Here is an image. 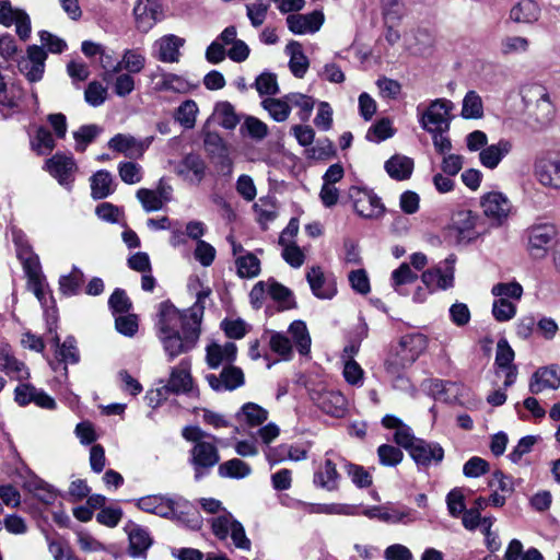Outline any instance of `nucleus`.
Returning <instances> with one entry per match:
<instances>
[{
	"label": "nucleus",
	"mask_w": 560,
	"mask_h": 560,
	"mask_svg": "<svg viewBox=\"0 0 560 560\" xmlns=\"http://www.w3.org/2000/svg\"><path fill=\"white\" fill-rule=\"evenodd\" d=\"M482 214L493 226L504 225L513 213V203L502 191L492 190L480 197Z\"/></svg>",
	"instance_id": "1"
},
{
	"label": "nucleus",
	"mask_w": 560,
	"mask_h": 560,
	"mask_svg": "<svg viewBox=\"0 0 560 560\" xmlns=\"http://www.w3.org/2000/svg\"><path fill=\"white\" fill-rule=\"evenodd\" d=\"M453 108L451 101L436 98L422 112L418 107L419 124L428 132L447 131Z\"/></svg>",
	"instance_id": "2"
},
{
	"label": "nucleus",
	"mask_w": 560,
	"mask_h": 560,
	"mask_svg": "<svg viewBox=\"0 0 560 560\" xmlns=\"http://www.w3.org/2000/svg\"><path fill=\"white\" fill-rule=\"evenodd\" d=\"M428 341V337L419 332L404 336L399 342L398 358L388 360L387 369L397 373L400 369L412 364L425 351Z\"/></svg>",
	"instance_id": "3"
},
{
	"label": "nucleus",
	"mask_w": 560,
	"mask_h": 560,
	"mask_svg": "<svg viewBox=\"0 0 560 560\" xmlns=\"http://www.w3.org/2000/svg\"><path fill=\"white\" fill-rule=\"evenodd\" d=\"M557 230L552 224H534L526 230L527 253L535 260L545 259L553 247Z\"/></svg>",
	"instance_id": "4"
},
{
	"label": "nucleus",
	"mask_w": 560,
	"mask_h": 560,
	"mask_svg": "<svg viewBox=\"0 0 560 560\" xmlns=\"http://www.w3.org/2000/svg\"><path fill=\"white\" fill-rule=\"evenodd\" d=\"M479 217L476 212L468 209H460L453 213L447 233L456 243H467L476 240V231Z\"/></svg>",
	"instance_id": "5"
},
{
	"label": "nucleus",
	"mask_w": 560,
	"mask_h": 560,
	"mask_svg": "<svg viewBox=\"0 0 560 560\" xmlns=\"http://www.w3.org/2000/svg\"><path fill=\"white\" fill-rule=\"evenodd\" d=\"M199 326L192 323V326L186 327L184 332L159 336L158 338L168 360L172 361L194 348L199 338Z\"/></svg>",
	"instance_id": "6"
},
{
	"label": "nucleus",
	"mask_w": 560,
	"mask_h": 560,
	"mask_svg": "<svg viewBox=\"0 0 560 560\" xmlns=\"http://www.w3.org/2000/svg\"><path fill=\"white\" fill-rule=\"evenodd\" d=\"M310 396L322 411L331 417L342 418L348 412L347 399L338 390L318 386L311 389Z\"/></svg>",
	"instance_id": "7"
},
{
	"label": "nucleus",
	"mask_w": 560,
	"mask_h": 560,
	"mask_svg": "<svg viewBox=\"0 0 560 560\" xmlns=\"http://www.w3.org/2000/svg\"><path fill=\"white\" fill-rule=\"evenodd\" d=\"M349 197L358 215L364 219H378L384 214L385 208L373 191L353 186L349 189Z\"/></svg>",
	"instance_id": "8"
},
{
	"label": "nucleus",
	"mask_w": 560,
	"mask_h": 560,
	"mask_svg": "<svg viewBox=\"0 0 560 560\" xmlns=\"http://www.w3.org/2000/svg\"><path fill=\"white\" fill-rule=\"evenodd\" d=\"M192 326V320L175 306L162 303L156 322V336L184 332L186 327Z\"/></svg>",
	"instance_id": "9"
},
{
	"label": "nucleus",
	"mask_w": 560,
	"mask_h": 560,
	"mask_svg": "<svg viewBox=\"0 0 560 560\" xmlns=\"http://www.w3.org/2000/svg\"><path fill=\"white\" fill-rule=\"evenodd\" d=\"M154 137L137 139L129 133H117L109 139L108 149L124 154L129 159H140L153 142Z\"/></svg>",
	"instance_id": "10"
},
{
	"label": "nucleus",
	"mask_w": 560,
	"mask_h": 560,
	"mask_svg": "<svg viewBox=\"0 0 560 560\" xmlns=\"http://www.w3.org/2000/svg\"><path fill=\"white\" fill-rule=\"evenodd\" d=\"M454 257L444 261V267L436 266L422 272L421 281L430 291L447 290L454 285Z\"/></svg>",
	"instance_id": "11"
},
{
	"label": "nucleus",
	"mask_w": 560,
	"mask_h": 560,
	"mask_svg": "<svg viewBox=\"0 0 560 560\" xmlns=\"http://www.w3.org/2000/svg\"><path fill=\"white\" fill-rule=\"evenodd\" d=\"M133 14L138 30L147 33L164 16L161 0H137Z\"/></svg>",
	"instance_id": "12"
},
{
	"label": "nucleus",
	"mask_w": 560,
	"mask_h": 560,
	"mask_svg": "<svg viewBox=\"0 0 560 560\" xmlns=\"http://www.w3.org/2000/svg\"><path fill=\"white\" fill-rule=\"evenodd\" d=\"M336 459L337 456L332 452L325 454V458L314 472L313 482L316 487L327 491H337L339 489L340 474L337 470Z\"/></svg>",
	"instance_id": "13"
},
{
	"label": "nucleus",
	"mask_w": 560,
	"mask_h": 560,
	"mask_svg": "<svg viewBox=\"0 0 560 560\" xmlns=\"http://www.w3.org/2000/svg\"><path fill=\"white\" fill-rule=\"evenodd\" d=\"M534 173L545 187L560 189V155H549L535 162Z\"/></svg>",
	"instance_id": "14"
},
{
	"label": "nucleus",
	"mask_w": 560,
	"mask_h": 560,
	"mask_svg": "<svg viewBox=\"0 0 560 560\" xmlns=\"http://www.w3.org/2000/svg\"><path fill=\"white\" fill-rule=\"evenodd\" d=\"M190 455L196 479H199L205 470L215 466L220 460L218 448L207 441L195 444Z\"/></svg>",
	"instance_id": "15"
},
{
	"label": "nucleus",
	"mask_w": 560,
	"mask_h": 560,
	"mask_svg": "<svg viewBox=\"0 0 560 560\" xmlns=\"http://www.w3.org/2000/svg\"><path fill=\"white\" fill-rule=\"evenodd\" d=\"M0 24L4 27L14 25L16 35H30L32 30L28 14L8 0L0 1Z\"/></svg>",
	"instance_id": "16"
},
{
	"label": "nucleus",
	"mask_w": 560,
	"mask_h": 560,
	"mask_svg": "<svg viewBox=\"0 0 560 560\" xmlns=\"http://www.w3.org/2000/svg\"><path fill=\"white\" fill-rule=\"evenodd\" d=\"M158 92L188 93L195 88L185 77L158 68L151 75Z\"/></svg>",
	"instance_id": "17"
},
{
	"label": "nucleus",
	"mask_w": 560,
	"mask_h": 560,
	"mask_svg": "<svg viewBox=\"0 0 560 560\" xmlns=\"http://www.w3.org/2000/svg\"><path fill=\"white\" fill-rule=\"evenodd\" d=\"M0 371L20 382L31 376L26 364L14 355L11 346L5 342H0Z\"/></svg>",
	"instance_id": "18"
},
{
	"label": "nucleus",
	"mask_w": 560,
	"mask_h": 560,
	"mask_svg": "<svg viewBox=\"0 0 560 560\" xmlns=\"http://www.w3.org/2000/svg\"><path fill=\"white\" fill-rule=\"evenodd\" d=\"M46 57L44 48L31 46L27 56L19 61V69L31 82L39 81L44 74Z\"/></svg>",
	"instance_id": "19"
},
{
	"label": "nucleus",
	"mask_w": 560,
	"mask_h": 560,
	"mask_svg": "<svg viewBox=\"0 0 560 560\" xmlns=\"http://www.w3.org/2000/svg\"><path fill=\"white\" fill-rule=\"evenodd\" d=\"M412 459L420 466L439 464L444 457V450L435 442L418 439L409 451Z\"/></svg>",
	"instance_id": "20"
},
{
	"label": "nucleus",
	"mask_w": 560,
	"mask_h": 560,
	"mask_svg": "<svg viewBox=\"0 0 560 560\" xmlns=\"http://www.w3.org/2000/svg\"><path fill=\"white\" fill-rule=\"evenodd\" d=\"M175 172L190 184L198 185L205 178L206 163L199 154L188 153L177 164Z\"/></svg>",
	"instance_id": "21"
},
{
	"label": "nucleus",
	"mask_w": 560,
	"mask_h": 560,
	"mask_svg": "<svg viewBox=\"0 0 560 560\" xmlns=\"http://www.w3.org/2000/svg\"><path fill=\"white\" fill-rule=\"evenodd\" d=\"M324 21L325 16L320 10L307 14H290L287 18L288 28L298 35L318 32Z\"/></svg>",
	"instance_id": "22"
},
{
	"label": "nucleus",
	"mask_w": 560,
	"mask_h": 560,
	"mask_svg": "<svg viewBox=\"0 0 560 560\" xmlns=\"http://www.w3.org/2000/svg\"><path fill=\"white\" fill-rule=\"evenodd\" d=\"M136 505L144 512L162 517H173L179 506V501L160 495H147L137 500Z\"/></svg>",
	"instance_id": "23"
},
{
	"label": "nucleus",
	"mask_w": 560,
	"mask_h": 560,
	"mask_svg": "<svg viewBox=\"0 0 560 560\" xmlns=\"http://www.w3.org/2000/svg\"><path fill=\"white\" fill-rule=\"evenodd\" d=\"M207 381L213 390H233L243 385L244 374L241 369L229 366L223 369L220 376L207 375Z\"/></svg>",
	"instance_id": "24"
},
{
	"label": "nucleus",
	"mask_w": 560,
	"mask_h": 560,
	"mask_svg": "<svg viewBox=\"0 0 560 560\" xmlns=\"http://www.w3.org/2000/svg\"><path fill=\"white\" fill-rule=\"evenodd\" d=\"M190 369L191 365L188 360H182L178 365L173 368L167 382V389L176 394L191 392L194 382Z\"/></svg>",
	"instance_id": "25"
},
{
	"label": "nucleus",
	"mask_w": 560,
	"mask_h": 560,
	"mask_svg": "<svg viewBox=\"0 0 560 560\" xmlns=\"http://www.w3.org/2000/svg\"><path fill=\"white\" fill-rule=\"evenodd\" d=\"M46 170L57 178L61 185H66L71 180L77 166L71 156L57 153L46 161Z\"/></svg>",
	"instance_id": "26"
},
{
	"label": "nucleus",
	"mask_w": 560,
	"mask_h": 560,
	"mask_svg": "<svg viewBox=\"0 0 560 560\" xmlns=\"http://www.w3.org/2000/svg\"><path fill=\"white\" fill-rule=\"evenodd\" d=\"M184 44L182 37H160L154 44L156 58L162 62H178Z\"/></svg>",
	"instance_id": "27"
},
{
	"label": "nucleus",
	"mask_w": 560,
	"mask_h": 560,
	"mask_svg": "<svg viewBox=\"0 0 560 560\" xmlns=\"http://www.w3.org/2000/svg\"><path fill=\"white\" fill-rule=\"evenodd\" d=\"M24 259V271L27 276V287L35 294L38 301H43L45 296L44 292V278L40 271V265L38 257H25Z\"/></svg>",
	"instance_id": "28"
},
{
	"label": "nucleus",
	"mask_w": 560,
	"mask_h": 560,
	"mask_svg": "<svg viewBox=\"0 0 560 560\" xmlns=\"http://www.w3.org/2000/svg\"><path fill=\"white\" fill-rule=\"evenodd\" d=\"M237 348L233 342L224 345L211 343L207 348L206 360L211 369H217L221 364L231 363L236 358Z\"/></svg>",
	"instance_id": "29"
},
{
	"label": "nucleus",
	"mask_w": 560,
	"mask_h": 560,
	"mask_svg": "<svg viewBox=\"0 0 560 560\" xmlns=\"http://www.w3.org/2000/svg\"><path fill=\"white\" fill-rule=\"evenodd\" d=\"M560 386V376L555 368H541L537 370L529 382V392L539 394L545 389H556Z\"/></svg>",
	"instance_id": "30"
},
{
	"label": "nucleus",
	"mask_w": 560,
	"mask_h": 560,
	"mask_svg": "<svg viewBox=\"0 0 560 560\" xmlns=\"http://www.w3.org/2000/svg\"><path fill=\"white\" fill-rule=\"evenodd\" d=\"M511 143L506 140H500L498 143L486 145L479 152V161L482 166L494 170L503 158L511 151Z\"/></svg>",
	"instance_id": "31"
},
{
	"label": "nucleus",
	"mask_w": 560,
	"mask_h": 560,
	"mask_svg": "<svg viewBox=\"0 0 560 560\" xmlns=\"http://www.w3.org/2000/svg\"><path fill=\"white\" fill-rule=\"evenodd\" d=\"M382 423L387 429L396 430L394 435L395 442L399 446L406 448L408 452L412 447L413 443H416V441L418 440L413 436L411 429L408 425L404 424L400 421V419H398L395 416L386 415L383 418Z\"/></svg>",
	"instance_id": "32"
},
{
	"label": "nucleus",
	"mask_w": 560,
	"mask_h": 560,
	"mask_svg": "<svg viewBox=\"0 0 560 560\" xmlns=\"http://www.w3.org/2000/svg\"><path fill=\"white\" fill-rule=\"evenodd\" d=\"M540 7L535 0H521L510 11L515 23L532 24L539 19Z\"/></svg>",
	"instance_id": "33"
},
{
	"label": "nucleus",
	"mask_w": 560,
	"mask_h": 560,
	"mask_svg": "<svg viewBox=\"0 0 560 560\" xmlns=\"http://www.w3.org/2000/svg\"><path fill=\"white\" fill-rule=\"evenodd\" d=\"M285 52L290 57L289 68L293 75L303 78L310 67V62L303 51L302 45L299 42L291 40L285 47Z\"/></svg>",
	"instance_id": "34"
},
{
	"label": "nucleus",
	"mask_w": 560,
	"mask_h": 560,
	"mask_svg": "<svg viewBox=\"0 0 560 560\" xmlns=\"http://www.w3.org/2000/svg\"><path fill=\"white\" fill-rule=\"evenodd\" d=\"M129 553L132 557H143L152 545V539L147 529L131 525L128 527Z\"/></svg>",
	"instance_id": "35"
},
{
	"label": "nucleus",
	"mask_w": 560,
	"mask_h": 560,
	"mask_svg": "<svg viewBox=\"0 0 560 560\" xmlns=\"http://www.w3.org/2000/svg\"><path fill=\"white\" fill-rule=\"evenodd\" d=\"M385 170L392 178L405 180L412 174L413 161L406 155L396 154L386 161Z\"/></svg>",
	"instance_id": "36"
},
{
	"label": "nucleus",
	"mask_w": 560,
	"mask_h": 560,
	"mask_svg": "<svg viewBox=\"0 0 560 560\" xmlns=\"http://www.w3.org/2000/svg\"><path fill=\"white\" fill-rule=\"evenodd\" d=\"M418 279V275L411 270L407 262H402L390 273L389 283L392 289L398 294H405L404 287L413 283Z\"/></svg>",
	"instance_id": "37"
},
{
	"label": "nucleus",
	"mask_w": 560,
	"mask_h": 560,
	"mask_svg": "<svg viewBox=\"0 0 560 560\" xmlns=\"http://www.w3.org/2000/svg\"><path fill=\"white\" fill-rule=\"evenodd\" d=\"M240 422H244L248 427H258L268 419V411L254 402L243 405L236 415Z\"/></svg>",
	"instance_id": "38"
},
{
	"label": "nucleus",
	"mask_w": 560,
	"mask_h": 560,
	"mask_svg": "<svg viewBox=\"0 0 560 560\" xmlns=\"http://www.w3.org/2000/svg\"><path fill=\"white\" fill-rule=\"evenodd\" d=\"M285 100L289 102L290 109L296 107L298 116L301 121H307L314 109L315 100L306 94L292 92L285 94Z\"/></svg>",
	"instance_id": "39"
},
{
	"label": "nucleus",
	"mask_w": 560,
	"mask_h": 560,
	"mask_svg": "<svg viewBox=\"0 0 560 560\" xmlns=\"http://www.w3.org/2000/svg\"><path fill=\"white\" fill-rule=\"evenodd\" d=\"M307 281L313 293L319 299H330L335 295L336 289L331 285H327L324 273L320 268L313 267L307 272Z\"/></svg>",
	"instance_id": "40"
},
{
	"label": "nucleus",
	"mask_w": 560,
	"mask_h": 560,
	"mask_svg": "<svg viewBox=\"0 0 560 560\" xmlns=\"http://www.w3.org/2000/svg\"><path fill=\"white\" fill-rule=\"evenodd\" d=\"M288 332L292 337L299 353L302 355L308 354L312 341L305 323L302 320H294L289 326Z\"/></svg>",
	"instance_id": "41"
},
{
	"label": "nucleus",
	"mask_w": 560,
	"mask_h": 560,
	"mask_svg": "<svg viewBox=\"0 0 560 560\" xmlns=\"http://www.w3.org/2000/svg\"><path fill=\"white\" fill-rule=\"evenodd\" d=\"M113 191V177L107 171H98L91 177V194L94 199L106 198Z\"/></svg>",
	"instance_id": "42"
},
{
	"label": "nucleus",
	"mask_w": 560,
	"mask_h": 560,
	"mask_svg": "<svg viewBox=\"0 0 560 560\" xmlns=\"http://www.w3.org/2000/svg\"><path fill=\"white\" fill-rule=\"evenodd\" d=\"M261 106L269 113L270 117L278 122L285 121L291 113L285 95L280 98L267 97L261 102Z\"/></svg>",
	"instance_id": "43"
},
{
	"label": "nucleus",
	"mask_w": 560,
	"mask_h": 560,
	"mask_svg": "<svg viewBox=\"0 0 560 560\" xmlns=\"http://www.w3.org/2000/svg\"><path fill=\"white\" fill-rule=\"evenodd\" d=\"M199 113L197 103L194 100L184 101L175 112V119L186 129L195 127Z\"/></svg>",
	"instance_id": "44"
},
{
	"label": "nucleus",
	"mask_w": 560,
	"mask_h": 560,
	"mask_svg": "<svg viewBox=\"0 0 560 560\" xmlns=\"http://www.w3.org/2000/svg\"><path fill=\"white\" fill-rule=\"evenodd\" d=\"M214 119L225 129H233L238 124V116L233 105L229 102H220L213 112Z\"/></svg>",
	"instance_id": "45"
},
{
	"label": "nucleus",
	"mask_w": 560,
	"mask_h": 560,
	"mask_svg": "<svg viewBox=\"0 0 560 560\" xmlns=\"http://www.w3.org/2000/svg\"><path fill=\"white\" fill-rule=\"evenodd\" d=\"M237 273L242 278H254L260 272V261L252 253L240 255L235 260Z\"/></svg>",
	"instance_id": "46"
},
{
	"label": "nucleus",
	"mask_w": 560,
	"mask_h": 560,
	"mask_svg": "<svg viewBox=\"0 0 560 560\" xmlns=\"http://www.w3.org/2000/svg\"><path fill=\"white\" fill-rule=\"evenodd\" d=\"M250 472V466L238 458L226 460L219 466V475L221 477L240 479L247 477Z\"/></svg>",
	"instance_id": "47"
},
{
	"label": "nucleus",
	"mask_w": 560,
	"mask_h": 560,
	"mask_svg": "<svg viewBox=\"0 0 560 560\" xmlns=\"http://www.w3.org/2000/svg\"><path fill=\"white\" fill-rule=\"evenodd\" d=\"M269 347L271 351L283 360H290L292 357V343L291 340L279 331L269 332Z\"/></svg>",
	"instance_id": "48"
},
{
	"label": "nucleus",
	"mask_w": 560,
	"mask_h": 560,
	"mask_svg": "<svg viewBox=\"0 0 560 560\" xmlns=\"http://www.w3.org/2000/svg\"><path fill=\"white\" fill-rule=\"evenodd\" d=\"M314 512L327 515L355 516L360 514L359 506L347 503L317 504Z\"/></svg>",
	"instance_id": "49"
},
{
	"label": "nucleus",
	"mask_w": 560,
	"mask_h": 560,
	"mask_svg": "<svg viewBox=\"0 0 560 560\" xmlns=\"http://www.w3.org/2000/svg\"><path fill=\"white\" fill-rule=\"evenodd\" d=\"M483 113L481 97L475 91H469L463 100L462 115L465 118H480Z\"/></svg>",
	"instance_id": "50"
},
{
	"label": "nucleus",
	"mask_w": 560,
	"mask_h": 560,
	"mask_svg": "<svg viewBox=\"0 0 560 560\" xmlns=\"http://www.w3.org/2000/svg\"><path fill=\"white\" fill-rule=\"evenodd\" d=\"M345 468L347 475L355 487L368 488L372 485L373 477L363 466L348 463Z\"/></svg>",
	"instance_id": "51"
},
{
	"label": "nucleus",
	"mask_w": 560,
	"mask_h": 560,
	"mask_svg": "<svg viewBox=\"0 0 560 560\" xmlns=\"http://www.w3.org/2000/svg\"><path fill=\"white\" fill-rule=\"evenodd\" d=\"M499 47L505 56H517L527 51L529 43L525 37H501Z\"/></svg>",
	"instance_id": "52"
},
{
	"label": "nucleus",
	"mask_w": 560,
	"mask_h": 560,
	"mask_svg": "<svg viewBox=\"0 0 560 560\" xmlns=\"http://www.w3.org/2000/svg\"><path fill=\"white\" fill-rule=\"evenodd\" d=\"M259 95H276L279 92L277 75L271 72H262L254 83Z\"/></svg>",
	"instance_id": "53"
},
{
	"label": "nucleus",
	"mask_w": 560,
	"mask_h": 560,
	"mask_svg": "<svg viewBox=\"0 0 560 560\" xmlns=\"http://www.w3.org/2000/svg\"><path fill=\"white\" fill-rule=\"evenodd\" d=\"M236 521L231 513H224L218 517H214L211 522L213 534L221 540L228 538Z\"/></svg>",
	"instance_id": "54"
},
{
	"label": "nucleus",
	"mask_w": 560,
	"mask_h": 560,
	"mask_svg": "<svg viewBox=\"0 0 560 560\" xmlns=\"http://www.w3.org/2000/svg\"><path fill=\"white\" fill-rule=\"evenodd\" d=\"M54 340L56 346L59 348L58 355L61 361L71 364L79 362V351L72 337H68L60 346L58 336H56Z\"/></svg>",
	"instance_id": "55"
},
{
	"label": "nucleus",
	"mask_w": 560,
	"mask_h": 560,
	"mask_svg": "<svg viewBox=\"0 0 560 560\" xmlns=\"http://www.w3.org/2000/svg\"><path fill=\"white\" fill-rule=\"evenodd\" d=\"M524 97L529 102H536L537 107H539L544 114L548 115L551 112V103L549 101V95L542 86L535 85L528 89Z\"/></svg>",
	"instance_id": "56"
},
{
	"label": "nucleus",
	"mask_w": 560,
	"mask_h": 560,
	"mask_svg": "<svg viewBox=\"0 0 560 560\" xmlns=\"http://www.w3.org/2000/svg\"><path fill=\"white\" fill-rule=\"evenodd\" d=\"M55 145V140L49 130L43 127L38 128L32 141L33 149L38 154H47L54 150Z\"/></svg>",
	"instance_id": "57"
},
{
	"label": "nucleus",
	"mask_w": 560,
	"mask_h": 560,
	"mask_svg": "<svg viewBox=\"0 0 560 560\" xmlns=\"http://www.w3.org/2000/svg\"><path fill=\"white\" fill-rule=\"evenodd\" d=\"M492 294L498 300H520L523 294V288L517 282L498 283L493 285Z\"/></svg>",
	"instance_id": "58"
},
{
	"label": "nucleus",
	"mask_w": 560,
	"mask_h": 560,
	"mask_svg": "<svg viewBox=\"0 0 560 560\" xmlns=\"http://www.w3.org/2000/svg\"><path fill=\"white\" fill-rule=\"evenodd\" d=\"M514 351L506 339H500L497 343L495 364L498 369L516 368L513 364Z\"/></svg>",
	"instance_id": "59"
},
{
	"label": "nucleus",
	"mask_w": 560,
	"mask_h": 560,
	"mask_svg": "<svg viewBox=\"0 0 560 560\" xmlns=\"http://www.w3.org/2000/svg\"><path fill=\"white\" fill-rule=\"evenodd\" d=\"M137 198L142 205L144 211L153 212L163 208L162 199L154 190L141 188L137 191Z\"/></svg>",
	"instance_id": "60"
},
{
	"label": "nucleus",
	"mask_w": 560,
	"mask_h": 560,
	"mask_svg": "<svg viewBox=\"0 0 560 560\" xmlns=\"http://www.w3.org/2000/svg\"><path fill=\"white\" fill-rule=\"evenodd\" d=\"M269 5V0H256L254 3L246 5L247 18L254 26L264 23Z\"/></svg>",
	"instance_id": "61"
},
{
	"label": "nucleus",
	"mask_w": 560,
	"mask_h": 560,
	"mask_svg": "<svg viewBox=\"0 0 560 560\" xmlns=\"http://www.w3.org/2000/svg\"><path fill=\"white\" fill-rule=\"evenodd\" d=\"M118 173L121 180L129 185L137 184L142 178V168L135 162L120 163L118 166Z\"/></svg>",
	"instance_id": "62"
},
{
	"label": "nucleus",
	"mask_w": 560,
	"mask_h": 560,
	"mask_svg": "<svg viewBox=\"0 0 560 560\" xmlns=\"http://www.w3.org/2000/svg\"><path fill=\"white\" fill-rule=\"evenodd\" d=\"M377 455L380 463L384 466H396L404 458V454L399 448L388 444L381 445L377 448Z\"/></svg>",
	"instance_id": "63"
},
{
	"label": "nucleus",
	"mask_w": 560,
	"mask_h": 560,
	"mask_svg": "<svg viewBox=\"0 0 560 560\" xmlns=\"http://www.w3.org/2000/svg\"><path fill=\"white\" fill-rule=\"evenodd\" d=\"M228 46V56L235 62L244 61L249 54L248 46L241 39L223 37Z\"/></svg>",
	"instance_id": "64"
}]
</instances>
